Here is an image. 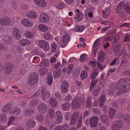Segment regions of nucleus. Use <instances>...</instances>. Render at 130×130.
Returning <instances> with one entry per match:
<instances>
[{
    "instance_id": "f257e3e1",
    "label": "nucleus",
    "mask_w": 130,
    "mask_h": 130,
    "mask_svg": "<svg viewBox=\"0 0 130 130\" xmlns=\"http://www.w3.org/2000/svg\"><path fill=\"white\" fill-rule=\"evenodd\" d=\"M118 83V87L119 91L116 92V95H119L121 93H125L130 90V80L128 78H121Z\"/></svg>"
},
{
    "instance_id": "f03ea898",
    "label": "nucleus",
    "mask_w": 130,
    "mask_h": 130,
    "mask_svg": "<svg viewBox=\"0 0 130 130\" xmlns=\"http://www.w3.org/2000/svg\"><path fill=\"white\" fill-rule=\"evenodd\" d=\"M84 101V99L77 97L72 100L71 106L74 109H77L80 107L81 104H83Z\"/></svg>"
},
{
    "instance_id": "7ed1b4c3",
    "label": "nucleus",
    "mask_w": 130,
    "mask_h": 130,
    "mask_svg": "<svg viewBox=\"0 0 130 130\" xmlns=\"http://www.w3.org/2000/svg\"><path fill=\"white\" fill-rule=\"evenodd\" d=\"M31 78L29 80H27V83L29 85H33L37 83L39 80V76L37 74L34 72L31 75Z\"/></svg>"
},
{
    "instance_id": "20e7f679",
    "label": "nucleus",
    "mask_w": 130,
    "mask_h": 130,
    "mask_svg": "<svg viewBox=\"0 0 130 130\" xmlns=\"http://www.w3.org/2000/svg\"><path fill=\"white\" fill-rule=\"evenodd\" d=\"M123 126V122L120 120L115 121L112 124V130H118L120 129Z\"/></svg>"
},
{
    "instance_id": "39448f33",
    "label": "nucleus",
    "mask_w": 130,
    "mask_h": 130,
    "mask_svg": "<svg viewBox=\"0 0 130 130\" xmlns=\"http://www.w3.org/2000/svg\"><path fill=\"white\" fill-rule=\"evenodd\" d=\"M62 42L64 45H61V46L62 48L64 47L67 43L70 40L69 35L68 34H66L63 36L62 38Z\"/></svg>"
},
{
    "instance_id": "423d86ee",
    "label": "nucleus",
    "mask_w": 130,
    "mask_h": 130,
    "mask_svg": "<svg viewBox=\"0 0 130 130\" xmlns=\"http://www.w3.org/2000/svg\"><path fill=\"white\" fill-rule=\"evenodd\" d=\"M37 109L40 113H43L45 112L47 110V107L45 104L42 103L39 104Z\"/></svg>"
},
{
    "instance_id": "0eeeda50",
    "label": "nucleus",
    "mask_w": 130,
    "mask_h": 130,
    "mask_svg": "<svg viewBox=\"0 0 130 130\" xmlns=\"http://www.w3.org/2000/svg\"><path fill=\"white\" fill-rule=\"evenodd\" d=\"M49 20L48 16L46 14L42 13L40 15L39 21L42 23H46Z\"/></svg>"
},
{
    "instance_id": "6e6552de",
    "label": "nucleus",
    "mask_w": 130,
    "mask_h": 130,
    "mask_svg": "<svg viewBox=\"0 0 130 130\" xmlns=\"http://www.w3.org/2000/svg\"><path fill=\"white\" fill-rule=\"evenodd\" d=\"M99 120L97 117H94L91 118L90 119L89 124L91 127H95L96 125Z\"/></svg>"
},
{
    "instance_id": "1a4fd4ad",
    "label": "nucleus",
    "mask_w": 130,
    "mask_h": 130,
    "mask_svg": "<svg viewBox=\"0 0 130 130\" xmlns=\"http://www.w3.org/2000/svg\"><path fill=\"white\" fill-rule=\"evenodd\" d=\"M36 121L33 120L29 119L27 120L26 122V125L28 128H32L36 125Z\"/></svg>"
},
{
    "instance_id": "9d476101",
    "label": "nucleus",
    "mask_w": 130,
    "mask_h": 130,
    "mask_svg": "<svg viewBox=\"0 0 130 130\" xmlns=\"http://www.w3.org/2000/svg\"><path fill=\"white\" fill-rule=\"evenodd\" d=\"M62 92L63 93H67L68 90L69 85L67 81L62 82L61 85Z\"/></svg>"
},
{
    "instance_id": "9b49d317",
    "label": "nucleus",
    "mask_w": 130,
    "mask_h": 130,
    "mask_svg": "<svg viewBox=\"0 0 130 130\" xmlns=\"http://www.w3.org/2000/svg\"><path fill=\"white\" fill-rule=\"evenodd\" d=\"M114 51L115 53L117 54V56L118 57L120 56L123 53L122 49H121L120 46L117 44L114 47Z\"/></svg>"
},
{
    "instance_id": "f8f14e48",
    "label": "nucleus",
    "mask_w": 130,
    "mask_h": 130,
    "mask_svg": "<svg viewBox=\"0 0 130 130\" xmlns=\"http://www.w3.org/2000/svg\"><path fill=\"white\" fill-rule=\"evenodd\" d=\"M22 23L25 27H31L33 24V23L30 20L27 18L23 19L21 21Z\"/></svg>"
},
{
    "instance_id": "ddd939ff",
    "label": "nucleus",
    "mask_w": 130,
    "mask_h": 130,
    "mask_svg": "<svg viewBox=\"0 0 130 130\" xmlns=\"http://www.w3.org/2000/svg\"><path fill=\"white\" fill-rule=\"evenodd\" d=\"M10 115L12 116H16L20 114V110L17 107L14 108L10 110Z\"/></svg>"
},
{
    "instance_id": "4468645a",
    "label": "nucleus",
    "mask_w": 130,
    "mask_h": 130,
    "mask_svg": "<svg viewBox=\"0 0 130 130\" xmlns=\"http://www.w3.org/2000/svg\"><path fill=\"white\" fill-rule=\"evenodd\" d=\"M55 117L56 122L58 123H60L62 119V116L61 112L59 111H57L56 112Z\"/></svg>"
},
{
    "instance_id": "2eb2a0df",
    "label": "nucleus",
    "mask_w": 130,
    "mask_h": 130,
    "mask_svg": "<svg viewBox=\"0 0 130 130\" xmlns=\"http://www.w3.org/2000/svg\"><path fill=\"white\" fill-rule=\"evenodd\" d=\"M12 65L9 63L6 64L4 66L5 68V73L6 74H10L11 73L12 70Z\"/></svg>"
},
{
    "instance_id": "dca6fc26",
    "label": "nucleus",
    "mask_w": 130,
    "mask_h": 130,
    "mask_svg": "<svg viewBox=\"0 0 130 130\" xmlns=\"http://www.w3.org/2000/svg\"><path fill=\"white\" fill-rule=\"evenodd\" d=\"M39 44L40 46L43 48L45 50H48L49 48L47 46L48 43L43 40H40L39 42Z\"/></svg>"
},
{
    "instance_id": "f3484780",
    "label": "nucleus",
    "mask_w": 130,
    "mask_h": 130,
    "mask_svg": "<svg viewBox=\"0 0 130 130\" xmlns=\"http://www.w3.org/2000/svg\"><path fill=\"white\" fill-rule=\"evenodd\" d=\"M19 30L17 28H14L13 31V35L16 39L19 40L21 38Z\"/></svg>"
},
{
    "instance_id": "a211bd4d",
    "label": "nucleus",
    "mask_w": 130,
    "mask_h": 130,
    "mask_svg": "<svg viewBox=\"0 0 130 130\" xmlns=\"http://www.w3.org/2000/svg\"><path fill=\"white\" fill-rule=\"evenodd\" d=\"M49 93L45 88H43L41 91V96L42 99L45 100L47 97L48 98Z\"/></svg>"
},
{
    "instance_id": "6ab92c4d",
    "label": "nucleus",
    "mask_w": 130,
    "mask_h": 130,
    "mask_svg": "<svg viewBox=\"0 0 130 130\" xmlns=\"http://www.w3.org/2000/svg\"><path fill=\"white\" fill-rule=\"evenodd\" d=\"M36 4L41 7H45L46 5V3L43 0H35Z\"/></svg>"
},
{
    "instance_id": "aec40b11",
    "label": "nucleus",
    "mask_w": 130,
    "mask_h": 130,
    "mask_svg": "<svg viewBox=\"0 0 130 130\" xmlns=\"http://www.w3.org/2000/svg\"><path fill=\"white\" fill-rule=\"evenodd\" d=\"M10 22L9 19L8 18L2 19H0V24H4L5 25H9Z\"/></svg>"
},
{
    "instance_id": "412c9836",
    "label": "nucleus",
    "mask_w": 130,
    "mask_h": 130,
    "mask_svg": "<svg viewBox=\"0 0 130 130\" xmlns=\"http://www.w3.org/2000/svg\"><path fill=\"white\" fill-rule=\"evenodd\" d=\"M99 57H98V60L101 62H103L106 58L105 52H100L99 53Z\"/></svg>"
},
{
    "instance_id": "4be33fe9",
    "label": "nucleus",
    "mask_w": 130,
    "mask_h": 130,
    "mask_svg": "<svg viewBox=\"0 0 130 130\" xmlns=\"http://www.w3.org/2000/svg\"><path fill=\"white\" fill-rule=\"evenodd\" d=\"M106 98L103 95H101L99 99V105L100 107H102L105 103L106 101Z\"/></svg>"
},
{
    "instance_id": "5701e85b",
    "label": "nucleus",
    "mask_w": 130,
    "mask_h": 130,
    "mask_svg": "<svg viewBox=\"0 0 130 130\" xmlns=\"http://www.w3.org/2000/svg\"><path fill=\"white\" fill-rule=\"evenodd\" d=\"M70 104L68 103L65 102L62 104L61 107L64 111L68 110L70 108Z\"/></svg>"
},
{
    "instance_id": "b1692460",
    "label": "nucleus",
    "mask_w": 130,
    "mask_h": 130,
    "mask_svg": "<svg viewBox=\"0 0 130 130\" xmlns=\"http://www.w3.org/2000/svg\"><path fill=\"white\" fill-rule=\"evenodd\" d=\"M27 17L32 19L35 18L37 16V14L35 11H31L28 12L26 14Z\"/></svg>"
},
{
    "instance_id": "393cba45",
    "label": "nucleus",
    "mask_w": 130,
    "mask_h": 130,
    "mask_svg": "<svg viewBox=\"0 0 130 130\" xmlns=\"http://www.w3.org/2000/svg\"><path fill=\"white\" fill-rule=\"evenodd\" d=\"M39 103L38 100L34 98L29 102L30 106L32 107H35Z\"/></svg>"
},
{
    "instance_id": "a878e982",
    "label": "nucleus",
    "mask_w": 130,
    "mask_h": 130,
    "mask_svg": "<svg viewBox=\"0 0 130 130\" xmlns=\"http://www.w3.org/2000/svg\"><path fill=\"white\" fill-rule=\"evenodd\" d=\"M30 43V41L27 39L22 40L19 42L20 44L22 46H25L26 45L29 44Z\"/></svg>"
},
{
    "instance_id": "bb28decb",
    "label": "nucleus",
    "mask_w": 130,
    "mask_h": 130,
    "mask_svg": "<svg viewBox=\"0 0 130 130\" xmlns=\"http://www.w3.org/2000/svg\"><path fill=\"white\" fill-rule=\"evenodd\" d=\"M39 29L42 32H46L48 29V27L46 26L41 24L38 26Z\"/></svg>"
},
{
    "instance_id": "cd10ccee",
    "label": "nucleus",
    "mask_w": 130,
    "mask_h": 130,
    "mask_svg": "<svg viewBox=\"0 0 130 130\" xmlns=\"http://www.w3.org/2000/svg\"><path fill=\"white\" fill-rule=\"evenodd\" d=\"M49 103L53 107L55 108L57 106L56 101L54 98H51L49 100Z\"/></svg>"
},
{
    "instance_id": "c85d7f7f",
    "label": "nucleus",
    "mask_w": 130,
    "mask_h": 130,
    "mask_svg": "<svg viewBox=\"0 0 130 130\" xmlns=\"http://www.w3.org/2000/svg\"><path fill=\"white\" fill-rule=\"evenodd\" d=\"M7 118L6 116L3 114L0 115V123H4L7 121Z\"/></svg>"
},
{
    "instance_id": "c756f323",
    "label": "nucleus",
    "mask_w": 130,
    "mask_h": 130,
    "mask_svg": "<svg viewBox=\"0 0 130 130\" xmlns=\"http://www.w3.org/2000/svg\"><path fill=\"white\" fill-rule=\"evenodd\" d=\"M10 110V105L8 104L5 105L3 107L2 111L3 112L9 111Z\"/></svg>"
},
{
    "instance_id": "7c9ffc66",
    "label": "nucleus",
    "mask_w": 130,
    "mask_h": 130,
    "mask_svg": "<svg viewBox=\"0 0 130 130\" xmlns=\"http://www.w3.org/2000/svg\"><path fill=\"white\" fill-rule=\"evenodd\" d=\"M25 35L26 37L28 38H32L34 36L33 33L30 31H27L25 32Z\"/></svg>"
},
{
    "instance_id": "2f4dec72",
    "label": "nucleus",
    "mask_w": 130,
    "mask_h": 130,
    "mask_svg": "<svg viewBox=\"0 0 130 130\" xmlns=\"http://www.w3.org/2000/svg\"><path fill=\"white\" fill-rule=\"evenodd\" d=\"M34 112V111L33 109L25 110L24 112L25 115H31Z\"/></svg>"
},
{
    "instance_id": "473e14b6",
    "label": "nucleus",
    "mask_w": 130,
    "mask_h": 130,
    "mask_svg": "<svg viewBox=\"0 0 130 130\" xmlns=\"http://www.w3.org/2000/svg\"><path fill=\"white\" fill-rule=\"evenodd\" d=\"M76 17V20L77 22H79L81 21L83 18V14L81 12L77 14Z\"/></svg>"
},
{
    "instance_id": "72a5a7b5",
    "label": "nucleus",
    "mask_w": 130,
    "mask_h": 130,
    "mask_svg": "<svg viewBox=\"0 0 130 130\" xmlns=\"http://www.w3.org/2000/svg\"><path fill=\"white\" fill-rule=\"evenodd\" d=\"M51 48L52 52H55L56 51L57 46L56 44L53 42L51 43Z\"/></svg>"
},
{
    "instance_id": "f704fd0d",
    "label": "nucleus",
    "mask_w": 130,
    "mask_h": 130,
    "mask_svg": "<svg viewBox=\"0 0 130 130\" xmlns=\"http://www.w3.org/2000/svg\"><path fill=\"white\" fill-rule=\"evenodd\" d=\"M115 112V110L114 109L111 108L110 109L108 114L110 118L112 119L113 117Z\"/></svg>"
},
{
    "instance_id": "c9c22d12",
    "label": "nucleus",
    "mask_w": 130,
    "mask_h": 130,
    "mask_svg": "<svg viewBox=\"0 0 130 130\" xmlns=\"http://www.w3.org/2000/svg\"><path fill=\"white\" fill-rule=\"evenodd\" d=\"M36 120L39 122H41L44 121L43 116L41 115H37L36 116Z\"/></svg>"
},
{
    "instance_id": "e433bc0d",
    "label": "nucleus",
    "mask_w": 130,
    "mask_h": 130,
    "mask_svg": "<svg viewBox=\"0 0 130 130\" xmlns=\"http://www.w3.org/2000/svg\"><path fill=\"white\" fill-rule=\"evenodd\" d=\"M54 116V110L53 108H50L49 109V116L51 119H52Z\"/></svg>"
},
{
    "instance_id": "4c0bfd02",
    "label": "nucleus",
    "mask_w": 130,
    "mask_h": 130,
    "mask_svg": "<svg viewBox=\"0 0 130 130\" xmlns=\"http://www.w3.org/2000/svg\"><path fill=\"white\" fill-rule=\"evenodd\" d=\"M85 27L83 25L78 26L77 28L76 31L78 32H81L85 29Z\"/></svg>"
},
{
    "instance_id": "58836bf2",
    "label": "nucleus",
    "mask_w": 130,
    "mask_h": 130,
    "mask_svg": "<svg viewBox=\"0 0 130 130\" xmlns=\"http://www.w3.org/2000/svg\"><path fill=\"white\" fill-rule=\"evenodd\" d=\"M87 73L86 71H82L81 72L80 74V77L82 78V79L84 80L86 78L87 76Z\"/></svg>"
},
{
    "instance_id": "ea45409f",
    "label": "nucleus",
    "mask_w": 130,
    "mask_h": 130,
    "mask_svg": "<svg viewBox=\"0 0 130 130\" xmlns=\"http://www.w3.org/2000/svg\"><path fill=\"white\" fill-rule=\"evenodd\" d=\"M61 72V70L60 69L57 70L54 74V77L55 78H58L60 76Z\"/></svg>"
},
{
    "instance_id": "a19ab883",
    "label": "nucleus",
    "mask_w": 130,
    "mask_h": 130,
    "mask_svg": "<svg viewBox=\"0 0 130 130\" xmlns=\"http://www.w3.org/2000/svg\"><path fill=\"white\" fill-rule=\"evenodd\" d=\"M122 6V3H120L119 5L117 6V9L116 10V13H118L119 12L121 11V8Z\"/></svg>"
},
{
    "instance_id": "79ce46f5",
    "label": "nucleus",
    "mask_w": 130,
    "mask_h": 130,
    "mask_svg": "<svg viewBox=\"0 0 130 130\" xmlns=\"http://www.w3.org/2000/svg\"><path fill=\"white\" fill-rule=\"evenodd\" d=\"M55 122L54 121H52L49 125V130H53L55 128Z\"/></svg>"
},
{
    "instance_id": "37998d69",
    "label": "nucleus",
    "mask_w": 130,
    "mask_h": 130,
    "mask_svg": "<svg viewBox=\"0 0 130 130\" xmlns=\"http://www.w3.org/2000/svg\"><path fill=\"white\" fill-rule=\"evenodd\" d=\"M98 81V79H97L95 81L94 79H92V81L91 82L90 88L93 87L95 85Z\"/></svg>"
},
{
    "instance_id": "c03bdc74",
    "label": "nucleus",
    "mask_w": 130,
    "mask_h": 130,
    "mask_svg": "<svg viewBox=\"0 0 130 130\" xmlns=\"http://www.w3.org/2000/svg\"><path fill=\"white\" fill-rule=\"evenodd\" d=\"M101 118L102 121L105 122L107 121L108 119V117L106 115H102L101 116Z\"/></svg>"
},
{
    "instance_id": "a18cd8bd",
    "label": "nucleus",
    "mask_w": 130,
    "mask_h": 130,
    "mask_svg": "<svg viewBox=\"0 0 130 130\" xmlns=\"http://www.w3.org/2000/svg\"><path fill=\"white\" fill-rule=\"evenodd\" d=\"M15 118L14 117H11L9 118L8 120V122L7 126H9L14 121Z\"/></svg>"
},
{
    "instance_id": "49530a36",
    "label": "nucleus",
    "mask_w": 130,
    "mask_h": 130,
    "mask_svg": "<svg viewBox=\"0 0 130 130\" xmlns=\"http://www.w3.org/2000/svg\"><path fill=\"white\" fill-rule=\"evenodd\" d=\"M86 57V54H82L80 56V58L79 59L80 61L83 62L85 60Z\"/></svg>"
},
{
    "instance_id": "de8ad7c7",
    "label": "nucleus",
    "mask_w": 130,
    "mask_h": 130,
    "mask_svg": "<svg viewBox=\"0 0 130 130\" xmlns=\"http://www.w3.org/2000/svg\"><path fill=\"white\" fill-rule=\"evenodd\" d=\"M78 119L71 117L70 124L72 125H74L77 122Z\"/></svg>"
},
{
    "instance_id": "09e8293b",
    "label": "nucleus",
    "mask_w": 130,
    "mask_h": 130,
    "mask_svg": "<svg viewBox=\"0 0 130 130\" xmlns=\"http://www.w3.org/2000/svg\"><path fill=\"white\" fill-rule=\"evenodd\" d=\"M78 119L71 117L70 124L72 125H74L77 122Z\"/></svg>"
},
{
    "instance_id": "8fccbe9b",
    "label": "nucleus",
    "mask_w": 130,
    "mask_h": 130,
    "mask_svg": "<svg viewBox=\"0 0 130 130\" xmlns=\"http://www.w3.org/2000/svg\"><path fill=\"white\" fill-rule=\"evenodd\" d=\"M72 96L70 94H68L65 97V100L67 101H70L72 99Z\"/></svg>"
},
{
    "instance_id": "3c124183",
    "label": "nucleus",
    "mask_w": 130,
    "mask_h": 130,
    "mask_svg": "<svg viewBox=\"0 0 130 130\" xmlns=\"http://www.w3.org/2000/svg\"><path fill=\"white\" fill-rule=\"evenodd\" d=\"M55 95L56 98L58 101H60L62 99V97L59 93L57 92L56 93H55Z\"/></svg>"
},
{
    "instance_id": "603ef678",
    "label": "nucleus",
    "mask_w": 130,
    "mask_h": 130,
    "mask_svg": "<svg viewBox=\"0 0 130 130\" xmlns=\"http://www.w3.org/2000/svg\"><path fill=\"white\" fill-rule=\"evenodd\" d=\"M96 127H99L100 130H106L104 126H102V124L101 123H98L96 126Z\"/></svg>"
},
{
    "instance_id": "864d4df0",
    "label": "nucleus",
    "mask_w": 130,
    "mask_h": 130,
    "mask_svg": "<svg viewBox=\"0 0 130 130\" xmlns=\"http://www.w3.org/2000/svg\"><path fill=\"white\" fill-rule=\"evenodd\" d=\"M79 113L77 112H75L73 113L71 117L78 119V118Z\"/></svg>"
},
{
    "instance_id": "5fc2aeb1",
    "label": "nucleus",
    "mask_w": 130,
    "mask_h": 130,
    "mask_svg": "<svg viewBox=\"0 0 130 130\" xmlns=\"http://www.w3.org/2000/svg\"><path fill=\"white\" fill-rule=\"evenodd\" d=\"M116 30L115 29H112L107 32V34L108 35H112L116 33Z\"/></svg>"
},
{
    "instance_id": "6e6d98bb",
    "label": "nucleus",
    "mask_w": 130,
    "mask_h": 130,
    "mask_svg": "<svg viewBox=\"0 0 130 130\" xmlns=\"http://www.w3.org/2000/svg\"><path fill=\"white\" fill-rule=\"evenodd\" d=\"M89 64L92 65L93 67L95 68L96 66L97 63L95 61L91 60L89 62Z\"/></svg>"
},
{
    "instance_id": "4d7b16f0",
    "label": "nucleus",
    "mask_w": 130,
    "mask_h": 130,
    "mask_svg": "<svg viewBox=\"0 0 130 130\" xmlns=\"http://www.w3.org/2000/svg\"><path fill=\"white\" fill-rule=\"evenodd\" d=\"M98 74L97 72L92 73L91 76V79H92L94 80L98 75Z\"/></svg>"
},
{
    "instance_id": "13d9d810",
    "label": "nucleus",
    "mask_w": 130,
    "mask_h": 130,
    "mask_svg": "<svg viewBox=\"0 0 130 130\" xmlns=\"http://www.w3.org/2000/svg\"><path fill=\"white\" fill-rule=\"evenodd\" d=\"M47 71L45 69H41L40 70V72L41 75H43Z\"/></svg>"
},
{
    "instance_id": "bf43d9fd",
    "label": "nucleus",
    "mask_w": 130,
    "mask_h": 130,
    "mask_svg": "<svg viewBox=\"0 0 130 130\" xmlns=\"http://www.w3.org/2000/svg\"><path fill=\"white\" fill-rule=\"evenodd\" d=\"M99 90L98 89H95L92 93V94L94 96H96L99 94Z\"/></svg>"
},
{
    "instance_id": "052dcab7",
    "label": "nucleus",
    "mask_w": 130,
    "mask_h": 130,
    "mask_svg": "<svg viewBox=\"0 0 130 130\" xmlns=\"http://www.w3.org/2000/svg\"><path fill=\"white\" fill-rule=\"evenodd\" d=\"M65 6L64 4L61 3L57 6L56 8L58 9H61L63 8Z\"/></svg>"
},
{
    "instance_id": "680f3d73",
    "label": "nucleus",
    "mask_w": 130,
    "mask_h": 130,
    "mask_svg": "<svg viewBox=\"0 0 130 130\" xmlns=\"http://www.w3.org/2000/svg\"><path fill=\"white\" fill-rule=\"evenodd\" d=\"M93 113L95 115L98 114L99 113L100 111L97 108H94L92 109Z\"/></svg>"
},
{
    "instance_id": "e2e57ef3",
    "label": "nucleus",
    "mask_w": 130,
    "mask_h": 130,
    "mask_svg": "<svg viewBox=\"0 0 130 130\" xmlns=\"http://www.w3.org/2000/svg\"><path fill=\"white\" fill-rule=\"evenodd\" d=\"M125 26H126L127 27H130V23H124L121 25L120 26V27Z\"/></svg>"
},
{
    "instance_id": "0e129e2a",
    "label": "nucleus",
    "mask_w": 130,
    "mask_h": 130,
    "mask_svg": "<svg viewBox=\"0 0 130 130\" xmlns=\"http://www.w3.org/2000/svg\"><path fill=\"white\" fill-rule=\"evenodd\" d=\"M89 111L88 110H86L84 112L83 116V118L85 119L87 116L89 115Z\"/></svg>"
},
{
    "instance_id": "69168bd1",
    "label": "nucleus",
    "mask_w": 130,
    "mask_h": 130,
    "mask_svg": "<svg viewBox=\"0 0 130 130\" xmlns=\"http://www.w3.org/2000/svg\"><path fill=\"white\" fill-rule=\"evenodd\" d=\"M69 126L67 124L64 125L62 127H61V130H69Z\"/></svg>"
},
{
    "instance_id": "338daca9",
    "label": "nucleus",
    "mask_w": 130,
    "mask_h": 130,
    "mask_svg": "<svg viewBox=\"0 0 130 130\" xmlns=\"http://www.w3.org/2000/svg\"><path fill=\"white\" fill-rule=\"evenodd\" d=\"M130 41V36L129 35H126L124 37V41L126 42Z\"/></svg>"
},
{
    "instance_id": "774afa93",
    "label": "nucleus",
    "mask_w": 130,
    "mask_h": 130,
    "mask_svg": "<svg viewBox=\"0 0 130 130\" xmlns=\"http://www.w3.org/2000/svg\"><path fill=\"white\" fill-rule=\"evenodd\" d=\"M126 121L128 123H130V115H127L126 116L125 118Z\"/></svg>"
}]
</instances>
